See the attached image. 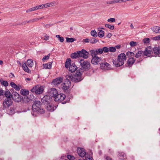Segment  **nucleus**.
Returning <instances> with one entry per match:
<instances>
[{
    "mask_svg": "<svg viewBox=\"0 0 160 160\" xmlns=\"http://www.w3.org/2000/svg\"><path fill=\"white\" fill-rule=\"evenodd\" d=\"M150 42V39L148 38H146L143 39L142 40L144 44H147L149 43Z\"/></svg>",
    "mask_w": 160,
    "mask_h": 160,
    "instance_id": "nucleus-37",
    "label": "nucleus"
},
{
    "mask_svg": "<svg viewBox=\"0 0 160 160\" xmlns=\"http://www.w3.org/2000/svg\"><path fill=\"white\" fill-rule=\"evenodd\" d=\"M144 55L145 56H147L148 55L151 54L153 53L152 49L150 46L147 47L146 48L145 50L143 51Z\"/></svg>",
    "mask_w": 160,
    "mask_h": 160,
    "instance_id": "nucleus-17",
    "label": "nucleus"
},
{
    "mask_svg": "<svg viewBox=\"0 0 160 160\" xmlns=\"http://www.w3.org/2000/svg\"><path fill=\"white\" fill-rule=\"evenodd\" d=\"M14 88L17 91H19L20 89L19 86L17 85H16Z\"/></svg>",
    "mask_w": 160,
    "mask_h": 160,
    "instance_id": "nucleus-53",
    "label": "nucleus"
},
{
    "mask_svg": "<svg viewBox=\"0 0 160 160\" xmlns=\"http://www.w3.org/2000/svg\"><path fill=\"white\" fill-rule=\"evenodd\" d=\"M143 57L144 55L143 51H138L135 55V57L136 58H138L139 57L141 56Z\"/></svg>",
    "mask_w": 160,
    "mask_h": 160,
    "instance_id": "nucleus-23",
    "label": "nucleus"
},
{
    "mask_svg": "<svg viewBox=\"0 0 160 160\" xmlns=\"http://www.w3.org/2000/svg\"><path fill=\"white\" fill-rule=\"evenodd\" d=\"M41 106L42 103L38 100H35L32 106V110L33 112H37L38 114L44 113L45 110L42 108Z\"/></svg>",
    "mask_w": 160,
    "mask_h": 160,
    "instance_id": "nucleus-4",
    "label": "nucleus"
},
{
    "mask_svg": "<svg viewBox=\"0 0 160 160\" xmlns=\"http://www.w3.org/2000/svg\"><path fill=\"white\" fill-rule=\"evenodd\" d=\"M56 36L58 39V40L60 42H62L64 41V38L63 37H60L59 35H57Z\"/></svg>",
    "mask_w": 160,
    "mask_h": 160,
    "instance_id": "nucleus-36",
    "label": "nucleus"
},
{
    "mask_svg": "<svg viewBox=\"0 0 160 160\" xmlns=\"http://www.w3.org/2000/svg\"><path fill=\"white\" fill-rule=\"evenodd\" d=\"M41 101L42 104L44 105L45 108L48 111L53 112L57 108L52 104V98L49 95L44 96L42 98Z\"/></svg>",
    "mask_w": 160,
    "mask_h": 160,
    "instance_id": "nucleus-2",
    "label": "nucleus"
},
{
    "mask_svg": "<svg viewBox=\"0 0 160 160\" xmlns=\"http://www.w3.org/2000/svg\"><path fill=\"white\" fill-rule=\"evenodd\" d=\"M66 79L64 80V82L62 87L64 90H68L71 86L70 81L74 82H78L81 81L82 79L79 71H77L74 75H68L66 76Z\"/></svg>",
    "mask_w": 160,
    "mask_h": 160,
    "instance_id": "nucleus-1",
    "label": "nucleus"
},
{
    "mask_svg": "<svg viewBox=\"0 0 160 160\" xmlns=\"http://www.w3.org/2000/svg\"><path fill=\"white\" fill-rule=\"evenodd\" d=\"M100 64L101 68L102 69H108V68H110V65L105 62L103 63L101 62Z\"/></svg>",
    "mask_w": 160,
    "mask_h": 160,
    "instance_id": "nucleus-19",
    "label": "nucleus"
},
{
    "mask_svg": "<svg viewBox=\"0 0 160 160\" xmlns=\"http://www.w3.org/2000/svg\"><path fill=\"white\" fill-rule=\"evenodd\" d=\"M27 64L29 67L31 68L33 65V62L32 59H29L27 61Z\"/></svg>",
    "mask_w": 160,
    "mask_h": 160,
    "instance_id": "nucleus-30",
    "label": "nucleus"
},
{
    "mask_svg": "<svg viewBox=\"0 0 160 160\" xmlns=\"http://www.w3.org/2000/svg\"><path fill=\"white\" fill-rule=\"evenodd\" d=\"M57 4L56 2H52L50 3H48L44 4L45 8H48L50 6H52Z\"/></svg>",
    "mask_w": 160,
    "mask_h": 160,
    "instance_id": "nucleus-29",
    "label": "nucleus"
},
{
    "mask_svg": "<svg viewBox=\"0 0 160 160\" xmlns=\"http://www.w3.org/2000/svg\"><path fill=\"white\" fill-rule=\"evenodd\" d=\"M44 18V17H42L40 18H34L30 20L29 21H28V22L29 23H32L33 22H36L38 21V20H40V19H43Z\"/></svg>",
    "mask_w": 160,
    "mask_h": 160,
    "instance_id": "nucleus-25",
    "label": "nucleus"
},
{
    "mask_svg": "<svg viewBox=\"0 0 160 160\" xmlns=\"http://www.w3.org/2000/svg\"><path fill=\"white\" fill-rule=\"evenodd\" d=\"M30 100V98L27 96L22 97V101L24 102L27 103L28 102H29Z\"/></svg>",
    "mask_w": 160,
    "mask_h": 160,
    "instance_id": "nucleus-28",
    "label": "nucleus"
},
{
    "mask_svg": "<svg viewBox=\"0 0 160 160\" xmlns=\"http://www.w3.org/2000/svg\"><path fill=\"white\" fill-rule=\"evenodd\" d=\"M66 42H73L75 39L73 38H69L67 37L66 38Z\"/></svg>",
    "mask_w": 160,
    "mask_h": 160,
    "instance_id": "nucleus-34",
    "label": "nucleus"
},
{
    "mask_svg": "<svg viewBox=\"0 0 160 160\" xmlns=\"http://www.w3.org/2000/svg\"><path fill=\"white\" fill-rule=\"evenodd\" d=\"M91 35L94 37L96 38L97 37V33L95 30H92L91 32Z\"/></svg>",
    "mask_w": 160,
    "mask_h": 160,
    "instance_id": "nucleus-33",
    "label": "nucleus"
},
{
    "mask_svg": "<svg viewBox=\"0 0 160 160\" xmlns=\"http://www.w3.org/2000/svg\"><path fill=\"white\" fill-rule=\"evenodd\" d=\"M13 101L11 98H6L3 101L2 105L3 109L8 108L12 104Z\"/></svg>",
    "mask_w": 160,
    "mask_h": 160,
    "instance_id": "nucleus-9",
    "label": "nucleus"
},
{
    "mask_svg": "<svg viewBox=\"0 0 160 160\" xmlns=\"http://www.w3.org/2000/svg\"><path fill=\"white\" fill-rule=\"evenodd\" d=\"M63 80V78L60 77L57 78L53 80L52 83L55 85H58L61 83Z\"/></svg>",
    "mask_w": 160,
    "mask_h": 160,
    "instance_id": "nucleus-15",
    "label": "nucleus"
},
{
    "mask_svg": "<svg viewBox=\"0 0 160 160\" xmlns=\"http://www.w3.org/2000/svg\"><path fill=\"white\" fill-rule=\"evenodd\" d=\"M27 23H29V22H28V21H24L23 22L22 24H26Z\"/></svg>",
    "mask_w": 160,
    "mask_h": 160,
    "instance_id": "nucleus-60",
    "label": "nucleus"
},
{
    "mask_svg": "<svg viewBox=\"0 0 160 160\" xmlns=\"http://www.w3.org/2000/svg\"><path fill=\"white\" fill-rule=\"evenodd\" d=\"M91 54L95 55H97L99 54H102V49L99 48L98 49L95 50H92L90 51Z\"/></svg>",
    "mask_w": 160,
    "mask_h": 160,
    "instance_id": "nucleus-16",
    "label": "nucleus"
},
{
    "mask_svg": "<svg viewBox=\"0 0 160 160\" xmlns=\"http://www.w3.org/2000/svg\"><path fill=\"white\" fill-rule=\"evenodd\" d=\"M44 90L43 87L40 85H37L35 86L31 90V91L35 93L36 94H42Z\"/></svg>",
    "mask_w": 160,
    "mask_h": 160,
    "instance_id": "nucleus-8",
    "label": "nucleus"
},
{
    "mask_svg": "<svg viewBox=\"0 0 160 160\" xmlns=\"http://www.w3.org/2000/svg\"><path fill=\"white\" fill-rule=\"evenodd\" d=\"M33 8L34 11L39 9V8H38V6H37L35 7H33Z\"/></svg>",
    "mask_w": 160,
    "mask_h": 160,
    "instance_id": "nucleus-57",
    "label": "nucleus"
},
{
    "mask_svg": "<svg viewBox=\"0 0 160 160\" xmlns=\"http://www.w3.org/2000/svg\"><path fill=\"white\" fill-rule=\"evenodd\" d=\"M152 51L156 55H159L160 54V49L159 47H155L154 48Z\"/></svg>",
    "mask_w": 160,
    "mask_h": 160,
    "instance_id": "nucleus-24",
    "label": "nucleus"
},
{
    "mask_svg": "<svg viewBox=\"0 0 160 160\" xmlns=\"http://www.w3.org/2000/svg\"><path fill=\"white\" fill-rule=\"evenodd\" d=\"M113 1H109V2H107V4H113Z\"/></svg>",
    "mask_w": 160,
    "mask_h": 160,
    "instance_id": "nucleus-59",
    "label": "nucleus"
},
{
    "mask_svg": "<svg viewBox=\"0 0 160 160\" xmlns=\"http://www.w3.org/2000/svg\"><path fill=\"white\" fill-rule=\"evenodd\" d=\"M83 160H92L91 159V158L90 157L88 158V157H86V159H84Z\"/></svg>",
    "mask_w": 160,
    "mask_h": 160,
    "instance_id": "nucleus-63",
    "label": "nucleus"
},
{
    "mask_svg": "<svg viewBox=\"0 0 160 160\" xmlns=\"http://www.w3.org/2000/svg\"><path fill=\"white\" fill-rule=\"evenodd\" d=\"M115 21V19L113 18H110L108 20V21L110 22H113Z\"/></svg>",
    "mask_w": 160,
    "mask_h": 160,
    "instance_id": "nucleus-44",
    "label": "nucleus"
},
{
    "mask_svg": "<svg viewBox=\"0 0 160 160\" xmlns=\"http://www.w3.org/2000/svg\"><path fill=\"white\" fill-rule=\"evenodd\" d=\"M81 68L77 71H79L81 73V76L82 77V72L84 71H87L89 70L90 68V64L87 61H84V59H81L79 62Z\"/></svg>",
    "mask_w": 160,
    "mask_h": 160,
    "instance_id": "nucleus-6",
    "label": "nucleus"
},
{
    "mask_svg": "<svg viewBox=\"0 0 160 160\" xmlns=\"http://www.w3.org/2000/svg\"><path fill=\"white\" fill-rule=\"evenodd\" d=\"M126 59V57L124 53H121L118 56L117 59L113 60V65L116 67H119L124 64V60Z\"/></svg>",
    "mask_w": 160,
    "mask_h": 160,
    "instance_id": "nucleus-3",
    "label": "nucleus"
},
{
    "mask_svg": "<svg viewBox=\"0 0 160 160\" xmlns=\"http://www.w3.org/2000/svg\"><path fill=\"white\" fill-rule=\"evenodd\" d=\"M10 84L13 88H14L17 85L14 82H10Z\"/></svg>",
    "mask_w": 160,
    "mask_h": 160,
    "instance_id": "nucleus-45",
    "label": "nucleus"
},
{
    "mask_svg": "<svg viewBox=\"0 0 160 160\" xmlns=\"http://www.w3.org/2000/svg\"><path fill=\"white\" fill-rule=\"evenodd\" d=\"M153 40H159V35L153 37Z\"/></svg>",
    "mask_w": 160,
    "mask_h": 160,
    "instance_id": "nucleus-50",
    "label": "nucleus"
},
{
    "mask_svg": "<svg viewBox=\"0 0 160 160\" xmlns=\"http://www.w3.org/2000/svg\"><path fill=\"white\" fill-rule=\"evenodd\" d=\"M106 160H112L111 158L109 157H107L106 158Z\"/></svg>",
    "mask_w": 160,
    "mask_h": 160,
    "instance_id": "nucleus-61",
    "label": "nucleus"
},
{
    "mask_svg": "<svg viewBox=\"0 0 160 160\" xmlns=\"http://www.w3.org/2000/svg\"><path fill=\"white\" fill-rule=\"evenodd\" d=\"M66 97L65 95L63 93H58L54 100L56 102H61L64 100Z\"/></svg>",
    "mask_w": 160,
    "mask_h": 160,
    "instance_id": "nucleus-12",
    "label": "nucleus"
},
{
    "mask_svg": "<svg viewBox=\"0 0 160 160\" xmlns=\"http://www.w3.org/2000/svg\"><path fill=\"white\" fill-rule=\"evenodd\" d=\"M3 94V91L2 89H0V96L2 95Z\"/></svg>",
    "mask_w": 160,
    "mask_h": 160,
    "instance_id": "nucleus-56",
    "label": "nucleus"
},
{
    "mask_svg": "<svg viewBox=\"0 0 160 160\" xmlns=\"http://www.w3.org/2000/svg\"><path fill=\"white\" fill-rule=\"evenodd\" d=\"M116 50L115 47H111L109 48V51L111 52H115L116 51Z\"/></svg>",
    "mask_w": 160,
    "mask_h": 160,
    "instance_id": "nucleus-40",
    "label": "nucleus"
},
{
    "mask_svg": "<svg viewBox=\"0 0 160 160\" xmlns=\"http://www.w3.org/2000/svg\"><path fill=\"white\" fill-rule=\"evenodd\" d=\"M84 42H89V39L86 38L84 39Z\"/></svg>",
    "mask_w": 160,
    "mask_h": 160,
    "instance_id": "nucleus-58",
    "label": "nucleus"
},
{
    "mask_svg": "<svg viewBox=\"0 0 160 160\" xmlns=\"http://www.w3.org/2000/svg\"><path fill=\"white\" fill-rule=\"evenodd\" d=\"M130 54H131V56H132V57H133L135 55V54L134 52H130Z\"/></svg>",
    "mask_w": 160,
    "mask_h": 160,
    "instance_id": "nucleus-62",
    "label": "nucleus"
},
{
    "mask_svg": "<svg viewBox=\"0 0 160 160\" xmlns=\"http://www.w3.org/2000/svg\"><path fill=\"white\" fill-rule=\"evenodd\" d=\"M67 158L69 160H73L75 159L74 156L70 155H68L67 156Z\"/></svg>",
    "mask_w": 160,
    "mask_h": 160,
    "instance_id": "nucleus-41",
    "label": "nucleus"
},
{
    "mask_svg": "<svg viewBox=\"0 0 160 160\" xmlns=\"http://www.w3.org/2000/svg\"><path fill=\"white\" fill-rule=\"evenodd\" d=\"M92 58L91 60V63L95 65H97L100 63L102 61V59L99 58L97 55H95L91 54Z\"/></svg>",
    "mask_w": 160,
    "mask_h": 160,
    "instance_id": "nucleus-10",
    "label": "nucleus"
},
{
    "mask_svg": "<svg viewBox=\"0 0 160 160\" xmlns=\"http://www.w3.org/2000/svg\"><path fill=\"white\" fill-rule=\"evenodd\" d=\"M126 56L129 58H132L131 56V54H130V52L128 51L126 53Z\"/></svg>",
    "mask_w": 160,
    "mask_h": 160,
    "instance_id": "nucleus-47",
    "label": "nucleus"
},
{
    "mask_svg": "<svg viewBox=\"0 0 160 160\" xmlns=\"http://www.w3.org/2000/svg\"><path fill=\"white\" fill-rule=\"evenodd\" d=\"M105 26L106 28H108L111 30H113L114 27L113 25H111L109 24H106L105 25Z\"/></svg>",
    "mask_w": 160,
    "mask_h": 160,
    "instance_id": "nucleus-35",
    "label": "nucleus"
},
{
    "mask_svg": "<svg viewBox=\"0 0 160 160\" xmlns=\"http://www.w3.org/2000/svg\"><path fill=\"white\" fill-rule=\"evenodd\" d=\"M113 4L119 2V0H115L113 1Z\"/></svg>",
    "mask_w": 160,
    "mask_h": 160,
    "instance_id": "nucleus-55",
    "label": "nucleus"
},
{
    "mask_svg": "<svg viewBox=\"0 0 160 160\" xmlns=\"http://www.w3.org/2000/svg\"><path fill=\"white\" fill-rule=\"evenodd\" d=\"M130 27L131 29H133L134 28V27L132 24H131L130 25Z\"/></svg>",
    "mask_w": 160,
    "mask_h": 160,
    "instance_id": "nucleus-64",
    "label": "nucleus"
},
{
    "mask_svg": "<svg viewBox=\"0 0 160 160\" xmlns=\"http://www.w3.org/2000/svg\"><path fill=\"white\" fill-rule=\"evenodd\" d=\"M22 66L23 69L25 72L28 73H31V71L26 65L25 61L23 63V64L22 65Z\"/></svg>",
    "mask_w": 160,
    "mask_h": 160,
    "instance_id": "nucleus-20",
    "label": "nucleus"
},
{
    "mask_svg": "<svg viewBox=\"0 0 160 160\" xmlns=\"http://www.w3.org/2000/svg\"><path fill=\"white\" fill-rule=\"evenodd\" d=\"M71 60L70 58H68L65 63V67L66 68H69V71L71 72H74L78 68L75 63L73 62L71 64Z\"/></svg>",
    "mask_w": 160,
    "mask_h": 160,
    "instance_id": "nucleus-7",
    "label": "nucleus"
},
{
    "mask_svg": "<svg viewBox=\"0 0 160 160\" xmlns=\"http://www.w3.org/2000/svg\"><path fill=\"white\" fill-rule=\"evenodd\" d=\"M52 62H49L46 64H44L43 65V67L45 69H50L52 68Z\"/></svg>",
    "mask_w": 160,
    "mask_h": 160,
    "instance_id": "nucleus-21",
    "label": "nucleus"
},
{
    "mask_svg": "<svg viewBox=\"0 0 160 160\" xmlns=\"http://www.w3.org/2000/svg\"><path fill=\"white\" fill-rule=\"evenodd\" d=\"M20 93L22 95L26 96L29 94V91L25 89H22L20 91Z\"/></svg>",
    "mask_w": 160,
    "mask_h": 160,
    "instance_id": "nucleus-22",
    "label": "nucleus"
},
{
    "mask_svg": "<svg viewBox=\"0 0 160 160\" xmlns=\"http://www.w3.org/2000/svg\"><path fill=\"white\" fill-rule=\"evenodd\" d=\"M29 96L30 97L29 98H30V100H32V99H34V97L33 94H31Z\"/></svg>",
    "mask_w": 160,
    "mask_h": 160,
    "instance_id": "nucleus-51",
    "label": "nucleus"
},
{
    "mask_svg": "<svg viewBox=\"0 0 160 160\" xmlns=\"http://www.w3.org/2000/svg\"><path fill=\"white\" fill-rule=\"evenodd\" d=\"M99 32H98V36L100 38L103 37L104 35V32L102 30H98Z\"/></svg>",
    "mask_w": 160,
    "mask_h": 160,
    "instance_id": "nucleus-32",
    "label": "nucleus"
},
{
    "mask_svg": "<svg viewBox=\"0 0 160 160\" xmlns=\"http://www.w3.org/2000/svg\"><path fill=\"white\" fill-rule=\"evenodd\" d=\"M130 44L131 47H134L136 46L137 43L136 42L132 41L130 42Z\"/></svg>",
    "mask_w": 160,
    "mask_h": 160,
    "instance_id": "nucleus-42",
    "label": "nucleus"
},
{
    "mask_svg": "<svg viewBox=\"0 0 160 160\" xmlns=\"http://www.w3.org/2000/svg\"><path fill=\"white\" fill-rule=\"evenodd\" d=\"M152 31L156 33H160V28L158 26H156L151 28Z\"/></svg>",
    "mask_w": 160,
    "mask_h": 160,
    "instance_id": "nucleus-26",
    "label": "nucleus"
},
{
    "mask_svg": "<svg viewBox=\"0 0 160 160\" xmlns=\"http://www.w3.org/2000/svg\"><path fill=\"white\" fill-rule=\"evenodd\" d=\"M136 60L133 58H130L128 60L127 62V66L130 67L135 62Z\"/></svg>",
    "mask_w": 160,
    "mask_h": 160,
    "instance_id": "nucleus-18",
    "label": "nucleus"
},
{
    "mask_svg": "<svg viewBox=\"0 0 160 160\" xmlns=\"http://www.w3.org/2000/svg\"><path fill=\"white\" fill-rule=\"evenodd\" d=\"M38 6L39 8V9L41 8H43L44 7L45 8V6H44V4H42L40 5H38Z\"/></svg>",
    "mask_w": 160,
    "mask_h": 160,
    "instance_id": "nucleus-52",
    "label": "nucleus"
},
{
    "mask_svg": "<svg viewBox=\"0 0 160 160\" xmlns=\"http://www.w3.org/2000/svg\"><path fill=\"white\" fill-rule=\"evenodd\" d=\"M15 112V110L14 108H11L10 111V113L11 114H13Z\"/></svg>",
    "mask_w": 160,
    "mask_h": 160,
    "instance_id": "nucleus-46",
    "label": "nucleus"
},
{
    "mask_svg": "<svg viewBox=\"0 0 160 160\" xmlns=\"http://www.w3.org/2000/svg\"><path fill=\"white\" fill-rule=\"evenodd\" d=\"M102 52L103 51L104 52H107L109 51V49L107 47H104L102 49Z\"/></svg>",
    "mask_w": 160,
    "mask_h": 160,
    "instance_id": "nucleus-43",
    "label": "nucleus"
},
{
    "mask_svg": "<svg viewBox=\"0 0 160 160\" xmlns=\"http://www.w3.org/2000/svg\"><path fill=\"white\" fill-rule=\"evenodd\" d=\"M48 93L49 96L55 98L56 97L57 94H58V92L57 90L55 88H52L48 90Z\"/></svg>",
    "mask_w": 160,
    "mask_h": 160,
    "instance_id": "nucleus-13",
    "label": "nucleus"
},
{
    "mask_svg": "<svg viewBox=\"0 0 160 160\" xmlns=\"http://www.w3.org/2000/svg\"><path fill=\"white\" fill-rule=\"evenodd\" d=\"M4 95L5 97L7 98H12V95L10 92L8 90H6L4 93Z\"/></svg>",
    "mask_w": 160,
    "mask_h": 160,
    "instance_id": "nucleus-27",
    "label": "nucleus"
},
{
    "mask_svg": "<svg viewBox=\"0 0 160 160\" xmlns=\"http://www.w3.org/2000/svg\"><path fill=\"white\" fill-rule=\"evenodd\" d=\"M50 54H48L47 56H44L42 59V62H44L46 60H48L50 57Z\"/></svg>",
    "mask_w": 160,
    "mask_h": 160,
    "instance_id": "nucleus-38",
    "label": "nucleus"
},
{
    "mask_svg": "<svg viewBox=\"0 0 160 160\" xmlns=\"http://www.w3.org/2000/svg\"><path fill=\"white\" fill-rule=\"evenodd\" d=\"M12 98L15 102H19L22 101V97L16 92H13L12 96Z\"/></svg>",
    "mask_w": 160,
    "mask_h": 160,
    "instance_id": "nucleus-11",
    "label": "nucleus"
},
{
    "mask_svg": "<svg viewBox=\"0 0 160 160\" xmlns=\"http://www.w3.org/2000/svg\"><path fill=\"white\" fill-rule=\"evenodd\" d=\"M77 152L78 155L81 157H84L86 154L85 150L83 148H78Z\"/></svg>",
    "mask_w": 160,
    "mask_h": 160,
    "instance_id": "nucleus-14",
    "label": "nucleus"
},
{
    "mask_svg": "<svg viewBox=\"0 0 160 160\" xmlns=\"http://www.w3.org/2000/svg\"><path fill=\"white\" fill-rule=\"evenodd\" d=\"M89 53L86 50L82 49L81 51H77V52L72 53L70 56L72 59H76L79 57H82L84 58H87Z\"/></svg>",
    "mask_w": 160,
    "mask_h": 160,
    "instance_id": "nucleus-5",
    "label": "nucleus"
},
{
    "mask_svg": "<svg viewBox=\"0 0 160 160\" xmlns=\"http://www.w3.org/2000/svg\"><path fill=\"white\" fill-rule=\"evenodd\" d=\"M112 36V34L111 33H108L106 35V37L108 38H110Z\"/></svg>",
    "mask_w": 160,
    "mask_h": 160,
    "instance_id": "nucleus-54",
    "label": "nucleus"
},
{
    "mask_svg": "<svg viewBox=\"0 0 160 160\" xmlns=\"http://www.w3.org/2000/svg\"><path fill=\"white\" fill-rule=\"evenodd\" d=\"M49 36L47 34H46L45 36V38L43 39L44 40H48L49 39Z\"/></svg>",
    "mask_w": 160,
    "mask_h": 160,
    "instance_id": "nucleus-49",
    "label": "nucleus"
},
{
    "mask_svg": "<svg viewBox=\"0 0 160 160\" xmlns=\"http://www.w3.org/2000/svg\"><path fill=\"white\" fill-rule=\"evenodd\" d=\"M90 41L91 43H94L98 42V40L97 39H96L94 38H92L91 39Z\"/></svg>",
    "mask_w": 160,
    "mask_h": 160,
    "instance_id": "nucleus-39",
    "label": "nucleus"
},
{
    "mask_svg": "<svg viewBox=\"0 0 160 160\" xmlns=\"http://www.w3.org/2000/svg\"><path fill=\"white\" fill-rule=\"evenodd\" d=\"M32 11H34L33 7L32 8H30L26 11L27 12H29Z\"/></svg>",
    "mask_w": 160,
    "mask_h": 160,
    "instance_id": "nucleus-48",
    "label": "nucleus"
},
{
    "mask_svg": "<svg viewBox=\"0 0 160 160\" xmlns=\"http://www.w3.org/2000/svg\"><path fill=\"white\" fill-rule=\"evenodd\" d=\"M0 82L2 85L5 87L7 86L8 85V82L7 81H4L3 80L2 78L0 79Z\"/></svg>",
    "mask_w": 160,
    "mask_h": 160,
    "instance_id": "nucleus-31",
    "label": "nucleus"
}]
</instances>
